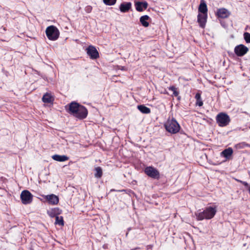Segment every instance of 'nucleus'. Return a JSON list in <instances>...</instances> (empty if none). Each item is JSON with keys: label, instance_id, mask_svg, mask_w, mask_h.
Returning <instances> with one entry per match:
<instances>
[{"label": "nucleus", "instance_id": "obj_1", "mask_svg": "<svg viewBox=\"0 0 250 250\" xmlns=\"http://www.w3.org/2000/svg\"><path fill=\"white\" fill-rule=\"evenodd\" d=\"M65 109L68 113L80 120L85 119L88 114V111L84 106L75 102L66 105Z\"/></svg>", "mask_w": 250, "mask_h": 250}, {"label": "nucleus", "instance_id": "obj_2", "mask_svg": "<svg viewBox=\"0 0 250 250\" xmlns=\"http://www.w3.org/2000/svg\"><path fill=\"white\" fill-rule=\"evenodd\" d=\"M215 207H207L203 211L196 213L195 215L197 220L201 221L204 219H210L212 218L216 213Z\"/></svg>", "mask_w": 250, "mask_h": 250}, {"label": "nucleus", "instance_id": "obj_3", "mask_svg": "<svg viewBox=\"0 0 250 250\" xmlns=\"http://www.w3.org/2000/svg\"><path fill=\"white\" fill-rule=\"evenodd\" d=\"M164 126L166 130L171 134L178 132L180 129V125L173 118L171 120L168 119L165 124Z\"/></svg>", "mask_w": 250, "mask_h": 250}, {"label": "nucleus", "instance_id": "obj_4", "mask_svg": "<svg viewBox=\"0 0 250 250\" xmlns=\"http://www.w3.org/2000/svg\"><path fill=\"white\" fill-rule=\"evenodd\" d=\"M216 122L220 127L227 126L230 122V119L229 116L223 112L219 113L216 117Z\"/></svg>", "mask_w": 250, "mask_h": 250}, {"label": "nucleus", "instance_id": "obj_5", "mask_svg": "<svg viewBox=\"0 0 250 250\" xmlns=\"http://www.w3.org/2000/svg\"><path fill=\"white\" fill-rule=\"evenodd\" d=\"M46 36L50 40L55 41L59 37L60 32L57 28L53 25L47 27L45 31Z\"/></svg>", "mask_w": 250, "mask_h": 250}, {"label": "nucleus", "instance_id": "obj_6", "mask_svg": "<svg viewBox=\"0 0 250 250\" xmlns=\"http://www.w3.org/2000/svg\"><path fill=\"white\" fill-rule=\"evenodd\" d=\"M145 173L149 177L155 179L160 178V173L159 171L153 167L149 166L145 168L144 170Z\"/></svg>", "mask_w": 250, "mask_h": 250}, {"label": "nucleus", "instance_id": "obj_7", "mask_svg": "<svg viewBox=\"0 0 250 250\" xmlns=\"http://www.w3.org/2000/svg\"><path fill=\"white\" fill-rule=\"evenodd\" d=\"M21 199L22 204H29L32 201L33 195L28 190H24L21 193Z\"/></svg>", "mask_w": 250, "mask_h": 250}, {"label": "nucleus", "instance_id": "obj_8", "mask_svg": "<svg viewBox=\"0 0 250 250\" xmlns=\"http://www.w3.org/2000/svg\"><path fill=\"white\" fill-rule=\"evenodd\" d=\"M86 53L91 59L94 60L99 58V54L98 50L93 45L88 46L86 48Z\"/></svg>", "mask_w": 250, "mask_h": 250}, {"label": "nucleus", "instance_id": "obj_9", "mask_svg": "<svg viewBox=\"0 0 250 250\" xmlns=\"http://www.w3.org/2000/svg\"><path fill=\"white\" fill-rule=\"evenodd\" d=\"M234 51L237 56L242 57L248 52L249 48L243 44H239L235 46Z\"/></svg>", "mask_w": 250, "mask_h": 250}, {"label": "nucleus", "instance_id": "obj_10", "mask_svg": "<svg viewBox=\"0 0 250 250\" xmlns=\"http://www.w3.org/2000/svg\"><path fill=\"white\" fill-rule=\"evenodd\" d=\"M233 149L231 147H229L222 151L220 155L226 158V160H229L232 158Z\"/></svg>", "mask_w": 250, "mask_h": 250}, {"label": "nucleus", "instance_id": "obj_11", "mask_svg": "<svg viewBox=\"0 0 250 250\" xmlns=\"http://www.w3.org/2000/svg\"><path fill=\"white\" fill-rule=\"evenodd\" d=\"M44 198L48 201L49 204L53 205L58 204L59 201V197L53 194L46 195Z\"/></svg>", "mask_w": 250, "mask_h": 250}, {"label": "nucleus", "instance_id": "obj_12", "mask_svg": "<svg viewBox=\"0 0 250 250\" xmlns=\"http://www.w3.org/2000/svg\"><path fill=\"white\" fill-rule=\"evenodd\" d=\"M135 6L137 11L142 12L147 8L148 3L146 1H137L135 2Z\"/></svg>", "mask_w": 250, "mask_h": 250}, {"label": "nucleus", "instance_id": "obj_13", "mask_svg": "<svg viewBox=\"0 0 250 250\" xmlns=\"http://www.w3.org/2000/svg\"><path fill=\"white\" fill-rule=\"evenodd\" d=\"M216 14L218 18L225 19L229 16L230 13L227 9L223 8L218 9Z\"/></svg>", "mask_w": 250, "mask_h": 250}, {"label": "nucleus", "instance_id": "obj_14", "mask_svg": "<svg viewBox=\"0 0 250 250\" xmlns=\"http://www.w3.org/2000/svg\"><path fill=\"white\" fill-rule=\"evenodd\" d=\"M131 6L132 4L130 2H124L120 4L119 9L121 12L126 13L129 11Z\"/></svg>", "mask_w": 250, "mask_h": 250}, {"label": "nucleus", "instance_id": "obj_15", "mask_svg": "<svg viewBox=\"0 0 250 250\" xmlns=\"http://www.w3.org/2000/svg\"><path fill=\"white\" fill-rule=\"evenodd\" d=\"M207 14H199L198 15V22L201 27H204L207 21Z\"/></svg>", "mask_w": 250, "mask_h": 250}, {"label": "nucleus", "instance_id": "obj_16", "mask_svg": "<svg viewBox=\"0 0 250 250\" xmlns=\"http://www.w3.org/2000/svg\"><path fill=\"white\" fill-rule=\"evenodd\" d=\"M48 215L52 218L59 216L62 212V210L58 208H54L47 210Z\"/></svg>", "mask_w": 250, "mask_h": 250}, {"label": "nucleus", "instance_id": "obj_17", "mask_svg": "<svg viewBox=\"0 0 250 250\" xmlns=\"http://www.w3.org/2000/svg\"><path fill=\"white\" fill-rule=\"evenodd\" d=\"M199 12L202 14H207L208 8L207 4L204 0H201L200 4L198 8Z\"/></svg>", "mask_w": 250, "mask_h": 250}, {"label": "nucleus", "instance_id": "obj_18", "mask_svg": "<svg viewBox=\"0 0 250 250\" xmlns=\"http://www.w3.org/2000/svg\"><path fill=\"white\" fill-rule=\"evenodd\" d=\"M52 158L56 161L64 162L68 160L69 157L66 155H60L58 154L54 155L52 156Z\"/></svg>", "mask_w": 250, "mask_h": 250}, {"label": "nucleus", "instance_id": "obj_19", "mask_svg": "<svg viewBox=\"0 0 250 250\" xmlns=\"http://www.w3.org/2000/svg\"><path fill=\"white\" fill-rule=\"evenodd\" d=\"M149 19V17L147 15H145L142 16L140 19V21L145 27H148L149 26V23L147 21Z\"/></svg>", "mask_w": 250, "mask_h": 250}, {"label": "nucleus", "instance_id": "obj_20", "mask_svg": "<svg viewBox=\"0 0 250 250\" xmlns=\"http://www.w3.org/2000/svg\"><path fill=\"white\" fill-rule=\"evenodd\" d=\"M138 110L144 114H149L150 113V109L144 105H139L137 106Z\"/></svg>", "mask_w": 250, "mask_h": 250}, {"label": "nucleus", "instance_id": "obj_21", "mask_svg": "<svg viewBox=\"0 0 250 250\" xmlns=\"http://www.w3.org/2000/svg\"><path fill=\"white\" fill-rule=\"evenodd\" d=\"M42 100L44 103L49 104L53 101V98L50 94L46 93L43 96Z\"/></svg>", "mask_w": 250, "mask_h": 250}, {"label": "nucleus", "instance_id": "obj_22", "mask_svg": "<svg viewBox=\"0 0 250 250\" xmlns=\"http://www.w3.org/2000/svg\"><path fill=\"white\" fill-rule=\"evenodd\" d=\"M195 98L196 100V105L199 106H201L203 104V101L201 99V94L199 93H196L195 96Z\"/></svg>", "mask_w": 250, "mask_h": 250}, {"label": "nucleus", "instance_id": "obj_23", "mask_svg": "<svg viewBox=\"0 0 250 250\" xmlns=\"http://www.w3.org/2000/svg\"><path fill=\"white\" fill-rule=\"evenodd\" d=\"M96 173H95V177L98 178H100L102 176L103 170L101 167H98L95 168Z\"/></svg>", "mask_w": 250, "mask_h": 250}, {"label": "nucleus", "instance_id": "obj_24", "mask_svg": "<svg viewBox=\"0 0 250 250\" xmlns=\"http://www.w3.org/2000/svg\"><path fill=\"white\" fill-rule=\"evenodd\" d=\"M55 224L56 225H59L61 226H63L64 225V221L63 219L62 216H56L55 217Z\"/></svg>", "mask_w": 250, "mask_h": 250}, {"label": "nucleus", "instance_id": "obj_25", "mask_svg": "<svg viewBox=\"0 0 250 250\" xmlns=\"http://www.w3.org/2000/svg\"><path fill=\"white\" fill-rule=\"evenodd\" d=\"M168 89L173 91V94L174 96L177 97L179 95V92L177 91V88L174 86H170L168 87Z\"/></svg>", "mask_w": 250, "mask_h": 250}, {"label": "nucleus", "instance_id": "obj_26", "mask_svg": "<svg viewBox=\"0 0 250 250\" xmlns=\"http://www.w3.org/2000/svg\"><path fill=\"white\" fill-rule=\"evenodd\" d=\"M116 1L117 0H103L104 3L106 5H113Z\"/></svg>", "mask_w": 250, "mask_h": 250}, {"label": "nucleus", "instance_id": "obj_27", "mask_svg": "<svg viewBox=\"0 0 250 250\" xmlns=\"http://www.w3.org/2000/svg\"><path fill=\"white\" fill-rule=\"evenodd\" d=\"M244 38L247 43H250V33L245 32L244 33Z\"/></svg>", "mask_w": 250, "mask_h": 250}, {"label": "nucleus", "instance_id": "obj_28", "mask_svg": "<svg viewBox=\"0 0 250 250\" xmlns=\"http://www.w3.org/2000/svg\"><path fill=\"white\" fill-rule=\"evenodd\" d=\"M236 180L237 181H238V182H240V183H242L245 187H246L248 188V189L249 188V187H250V186L249 185V184L247 182H246L243 181H241V180H238V179H236Z\"/></svg>", "mask_w": 250, "mask_h": 250}, {"label": "nucleus", "instance_id": "obj_29", "mask_svg": "<svg viewBox=\"0 0 250 250\" xmlns=\"http://www.w3.org/2000/svg\"><path fill=\"white\" fill-rule=\"evenodd\" d=\"M92 7L90 5H88V6H86L84 9L85 12L87 13H90L92 11Z\"/></svg>", "mask_w": 250, "mask_h": 250}, {"label": "nucleus", "instance_id": "obj_30", "mask_svg": "<svg viewBox=\"0 0 250 250\" xmlns=\"http://www.w3.org/2000/svg\"><path fill=\"white\" fill-rule=\"evenodd\" d=\"M248 190H249V193L250 194V186L249 187Z\"/></svg>", "mask_w": 250, "mask_h": 250}, {"label": "nucleus", "instance_id": "obj_31", "mask_svg": "<svg viewBox=\"0 0 250 250\" xmlns=\"http://www.w3.org/2000/svg\"><path fill=\"white\" fill-rule=\"evenodd\" d=\"M238 146H239V145H237L236 146L237 147Z\"/></svg>", "mask_w": 250, "mask_h": 250}]
</instances>
